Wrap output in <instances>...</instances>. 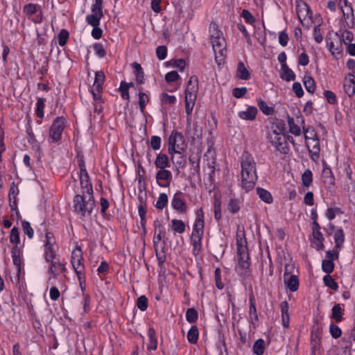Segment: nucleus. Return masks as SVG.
I'll list each match as a JSON object with an SVG mask.
<instances>
[{"mask_svg":"<svg viewBox=\"0 0 355 355\" xmlns=\"http://www.w3.org/2000/svg\"><path fill=\"white\" fill-rule=\"evenodd\" d=\"M241 178L242 187L246 191L252 190L257 180L256 162L253 157L244 152L241 157Z\"/></svg>","mask_w":355,"mask_h":355,"instance_id":"1","label":"nucleus"},{"mask_svg":"<svg viewBox=\"0 0 355 355\" xmlns=\"http://www.w3.org/2000/svg\"><path fill=\"white\" fill-rule=\"evenodd\" d=\"M95 207V200L92 194H76L73 200L74 211L80 215V218L90 217Z\"/></svg>","mask_w":355,"mask_h":355,"instance_id":"2","label":"nucleus"},{"mask_svg":"<svg viewBox=\"0 0 355 355\" xmlns=\"http://www.w3.org/2000/svg\"><path fill=\"white\" fill-rule=\"evenodd\" d=\"M237 270L239 272L245 276L249 275L248 269L250 268V263L249 261L250 258L248 248L245 245H243L239 241H237Z\"/></svg>","mask_w":355,"mask_h":355,"instance_id":"3","label":"nucleus"},{"mask_svg":"<svg viewBox=\"0 0 355 355\" xmlns=\"http://www.w3.org/2000/svg\"><path fill=\"white\" fill-rule=\"evenodd\" d=\"M71 265L81 284L85 277V268L83 263V251L80 247H76L71 253Z\"/></svg>","mask_w":355,"mask_h":355,"instance_id":"4","label":"nucleus"},{"mask_svg":"<svg viewBox=\"0 0 355 355\" xmlns=\"http://www.w3.org/2000/svg\"><path fill=\"white\" fill-rule=\"evenodd\" d=\"M66 125L67 119L64 116H58L53 120L49 128V138L52 142L57 143L61 140Z\"/></svg>","mask_w":355,"mask_h":355,"instance_id":"5","label":"nucleus"},{"mask_svg":"<svg viewBox=\"0 0 355 355\" xmlns=\"http://www.w3.org/2000/svg\"><path fill=\"white\" fill-rule=\"evenodd\" d=\"M268 139L272 145L275 146L276 149L283 154H286L289 151L287 140L292 139V141H293V138L291 136L286 135L285 134L277 135L269 133Z\"/></svg>","mask_w":355,"mask_h":355,"instance_id":"6","label":"nucleus"},{"mask_svg":"<svg viewBox=\"0 0 355 355\" xmlns=\"http://www.w3.org/2000/svg\"><path fill=\"white\" fill-rule=\"evenodd\" d=\"M215 53V60L218 65L225 62L226 56V42L224 37H219L217 40L211 41Z\"/></svg>","mask_w":355,"mask_h":355,"instance_id":"7","label":"nucleus"},{"mask_svg":"<svg viewBox=\"0 0 355 355\" xmlns=\"http://www.w3.org/2000/svg\"><path fill=\"white\" fill-rule=\"evenodd\" d=\"M185 146L182 134L173 131L168 139V154H171V152L180 153V150H184Z\"/></svg>","mask_w":355,"mask_h":355,"instance_id":"8","label":"nucleus"},{"mask_svg":"<svg viewBox=\"0 0 355 355\" xmlns=\"http://www.w3.org/2000/svg\"><path fill=\"white\" fill-rule=\"evenodd\" d=\"M204 234V228H202L201 222L197 223V225H194L193 230L191 234V242L193 246V254L195 256L198 255L201 250V241Z\"/></svg>","mask_w":355,"mask_h":355,"instance_id":"9","label":"nucleus"},{"mask_svg":"<svg viewBox=\"0 0 355 355\" xmlns=\"http://www.w3.org/2000/svg\"><path fill=\"white\" fill-rule=\"evenodd\" d=\"M105 78V76L103 71L95 73L94 83L91 89V92L95 101L100 100L101 98L102 85L104 83Z\"/></svg>","mask_w":355,"mask_h":355,"instance_id":"10","label":"nucleus"},{"mask_svg":"<svg viewBox=\"0 0 355 355\" xmlns=\"http://www.w3.org/2000/svg\"><path fill=\"white\" fill-rule=\"evenodd\" d=\"M171 207L180 214H184L187 212V206L186 205L184 195L180 191H178L173 195L171 200Z\"/></svg>","mask_w":355,"mask_h":355,"instance_id":"11","label":"nucleus"},{"mask_svg":"<svg viewBox=\"0 0 355 355\" xmlns=\"http://www.w3.org/2000/svg\"><path fill=\"white\" fill-rule=\"evenodd\" d=\"M155 179L157 184L161 187H168L172 180V173L167 168L157 169Z\"/></svg>","mask_w":355,"mask_h":355,"instance_id":"12","label":"nucleus"},{"mask_svg":"<svg viewBox=\"0 0 355 355\" xmlns=\"http://www.w3.org/2000/svg\"><path fill=\"white\" fill-rule=\"evenodd\" d=\"M80 183L82 188V192H85V194L93 195L92 184L89 180V177L86 168L82 166V169L80 171L79 174Z\"/></svg>","mask_w":355,"mask_h":355,"instance_id":"13","label":"nucleus"},{"mask_svg":"<svg viewBox=\"0 0 355 355\" xmlns=\"http://www.w3.org/2000/svg\"><path fill=\"white\" fill-rule=\"evenodd\" d=\"M198 92V78L196 76L190 77L185 89V96L197 98Z\"/></svg>","mask_w":355,"mask_h":355,"instance_id":"14","label":"nucleus"},{"mask_svg":"<svg viewBox=\"0 0 355 355\" xmlns=\"http://www.w3.org/2000/svg\"><path fill=\"white\" fill-rule=\"evenodd\" d=\"M296 12L300 21L302 23L303 20L311 19V12L308 5L304 1H300L296 5Z\"/></svg>","mask_w":355,"mask_h":355,"instance_id":"15","label":"nucleus"},{"mask_svg":"<svg viewBox=\"0 0 355 355\" xmlns=\"http://www.w3.org/2000/svg\"><path fill=\"white\" fill-rule=\"evenodd\" d=\"M184 150H180V153L171 152V159L173 164L177 168L178 171L179 172L180 168H183L187 163L186 156L184 155Z\"/></svg>","mask_w":355,"mask_h":355,"instance_id":"16","label":"nucleus"},{"mask_svg":"<svg viewBox=\"0 0 355 355\" xmlns=\"http://www.w3.org/2000/svg\"><path fill=\"white\" fill-rule=\"evenodd\" d=\"M284 283L287 288L291 292H295L299 288V279L297 275H289L287 270L286 269L284 273Z\"/></svg>","mask_w":355,"mask_h":355,"instance_id":"17","label":"nucleus"},{"mask_svg":"<svg viewBox=\"0 0 355 355\" xmlns=\"http://www.w3.org/2000/svg\"><path fill=\"white\" fill-rule=\"evenodd\" d=\"M154 164L157 169L167 168L171 166L168 155L164 153L157 155Z\"/></svg>","mask_w":355,"mask_h":355,"instance_id":"18","label":"nucleus"},{"mask_svg":"<svg viewBox=\"0 0 355 355\" xmlns=\"http://www.w3.org/2000/svg\"><path fill=\"white\" fill-rule=\"evenodd\" d=\"M345 93L352 97L355 94V76L353 73H349L348 78L344 84Z\"/></svg>","mask_w":355,"mask_h":355,"instance_id":"19","label":"nucleus"},{"mask_svg":"<svg viewBox=\"0 0 355 355\" xmlns=\"http://www.w3.org/2000/svg\"><path fill=\"white\" fill-rule=\"evenodd\" d=\"M257 114V109L254 106L248 107L246 110L238 113L239 116L243 120L253 121Z\"/></svg>","mask_w":355,"mask_h":355,"instance_id":"20","label":"nucleus"},{"mask_svg":"<svg viewBox=\"0 0 355 355\" xmlns=\"http://www.w3.org/2000/svg\"><path fill=\"white\" fill-rule=\"evenodd\" d=\"M336 37V38L329 43V50L334 56L340 55L343 51L342 40L337 34Z\"/></svg>","mask_w":355,"mask_h":355,"instance_id":"21","label":"nucleus"},{"mask_svg":"<svg viewBox=\"0 0 355 355\" xmlns=\"http://www.w3.org/2000/svg\"><path fill=\"white\" fill-rule=\"evenodd\" d=\"M344 309L340 304H336L331 309V319L336 322H340L344 320Z\"/></svg>","mask_w":355,"mask_h":355,"instance_id":"22","label":"nucleus"},{"mask_svg":"<svg viewBox=\"0 0 355 355\" xmlns=\"http://www.w3.org/2000/svg\"><path fill=\"white\" fill-rule=\"evenodd\" d=\"M51 263V266L49 269V272L53 274V275H57L60 272H64L66 271V268L64 264L61 263L59 261H55L54 259L49 261Z\"/></svg>","mask_w":355,"mask_h":355,"instance_id":"23","label":"nucleus"},{"mask_svg":"<svg viewBox=\"0 0 355 355\" xmlns=\"http://www.w3.org/2000/svg\"><path fill=\"white\" fill-rule=\"evenodd\" d=\"M280 308L283 326L288 328L289 326L288 303L286 301L281 302Z\"/></svg>","mask_w":355,"mask_h":355,"instance_id":"24","label":"nucleus"},{"mask_svg":"<svg viewBox=\"0 0 355 355\" xmlns=\"http://www.w3.org/2000/svg\"><path fill=\"white\" fill-rule=\"evenodd\" d=\"M11 254H12L13 263L17 267V272L19 273L21 270V259L20 257V255H21L20 248L17 245L14 246L11 250Z\"/></svg>","mask_w":355,"mask_h":355,"instance_id":"25","label":"nucleus"},{"mask_svg":"<svg viewBox=\"0 0 355 355\" xmlns=\"http://www.w3.org/2000/svg\"><path fill=\"white\" fill-rule=\"evenodd\" d=\"M236 76L241 80H247L250 78V73L243 62H240L237 64Z\"/></svg>","mask_w":355,"mask_h":355,"instance_id":"26","label":"nucleus"},{"mask_svg":"<svg viewBox=\"0 0 355 355\" xmlns=\"http://www.w3.org/2000/svg\"><path fill=\"white\" fill-rule=\"evenodd\" d=\"M132 67L134 69L136 81L140 85L143 84L144 83V73L141 64L135 62L132 64Z\"/></svg>","mask_w":355,"mask_h":355,"instance_id":"27","label":"nucleus"},{"mask_svg":"<svg viewBox=\"0 0 355 355\" xmlns=\"http://www.w3.org/2000/svg\"><path fill=\"white\" fill-rule=\"evenodd\" d=\"M256 191L257 194L259 196L260 199L263 200L264 202L268 204H271L272 202V196L268 191L261 187L257 188Z\"/></svg>","mask_w":355,"mask_h":355,"instance_id":"28","label":"nucleus"},{"mask_svg":"<svg viewBox=\"0 0 355 355\" xmlns=\"http://www.w3.org/2000/svg\"><path fill=\"white\" fill-rule=\"evenodd\" d=\"M281 78L286 81H291L295 79V74L294 72L288 67V65H285L281 67Z\"/></svg>","mask_w":355,"mask_h":355,"instance_id":"29","label":"nucleus"},{"mask_svg":"<svg viewBox=\"0 0 355 355\" xmlns=\"http://www.w3.org/2000/svg\"><path fill=\"white\" fill-rule=\"evenodd\" d=\"M18 193V191H17L15 188V183L12 182L10 190H9V201H10V206L11 207L12 210H15L17 209V202H16V195Z\"/></svg>","mask_w":355,"mask_h":355,"instance_id":"30","label":"nucleus"},{"mask_svg":"<svg viewBox=\"0 0 355 355\" xmlns=\"http://www.w3.org/2000/svg\"><path fill=\"white\" fill-rule=\"evenodd\" d=\"M287 123L291 133L295 136H300L301 135L302 131L300 126L295 123L294 119L289 115L287 116Z\"/></svg>","mask_w":355,"mask_h":355,"instance_id":"31","label":"nucleus"},{"mask_svg":"<svg viewBox=\"0 0 355 355\" xmlns=\"http://www.w3.org/2000/svg\"><path fill=\"white\" fill-rule=\"evenodd\" d=\"M171 227L173 232L178 234L184 233L186 229L184 223L182 220L178 219H173Z\"/></svg>","mask_w":355,"mask_h":355,"instance_id":"32","label":"nucleus"},{"mask_svg":"<svg viewBox=\"0 0 355 355\" xmlns=\"http://www.w3.org/2000/svg\"><path fill=\"white\" fill-rule=\"evenodd\" d=\"M188 341L191 344H196L199 337L198 329L196 325L192 326L187 332Z\"/></svg>","mask_w":355,"mask_h":355,"instance_id":"33","label":"nucleus"},{"mask_svg":"<svg viewBox=\"0 0 355 355\" xmlns=\"http://www.w3.org/2000/svg\"><path fill=\"white\" fill-rule=\"evenodd\" d=\"M250 318L252 320L258 321V314L256 309L255 299L253 295H250Z\"/></svg>","mask_w":355,"mask_h":355,"instance_id":"34","label":"nucleus"},{"mask_svg":"<svg viewBox=\"0 0 355 355\" xmlns=\"http://www.w3.org/2000/svg\"><path fill=\"white\" fill-rule=\"evenodd\" d=\"M272 131L270 133H275L277 135L285 134V124L282 121H276L272 124Z\"/></svg>","mask_w":355,"mask_h":355,"instance_id":"35","label":"nucleus"},{"mask_svg":"<svg viewBox=\"0 0 355 355\" xmlns=\"http://www.w3.org/2000/svg\"><path fill=\"white\" fill-rule=\"evenodd\" d=\"M334 241L336 248H341L345 241V234L342 229H338L334 234Z\"/></svg>","mask_w":355,"mask_h":355,"instance_id":"36","label":"nucleus"},{"mask_svg":"<svg viewBox=\"0 0 355 355\" xmlns=\"http://www.w3.org/2000/svg\"><path fill=\"white\" fill-rule=\"evenodd\" d=\"M241 201L237 198H231L228 202V209L232 214L239 212L241 209Z\"/></svg>","mask_w":355,"mask_h":355,"instance_id":"37","label":"nucleus"},{"mask_svg":"<svg viewBox=\"0 0 355 355\" xmlns=\"http://www.w3.org/2000/svg\"><path fill=\"white\" fill-rule=\"evenodd\" d=\"M139 96V110L141 112L144 113L145 110L146 105L150 101V98L148 95L144 92H139L138 94Z\"/></svg>","mask_w":355,"mask_h":355,"instance_id":"38","label":"nucleus"},{"mask_svg":"<svg viewBox=\"0 0 355 355\" xmlns=\"http://www.w3.org/2000/svg\"><path fill=\"white\" fill-rule=\"evenodd\" d=\"M40 10V6L39 5L28 3L24 6L23 11L26 15L30 16L38 12Z\"/></svg>","mask_w":355,"mask_h":355,"instance_id":"39","label":"nucleus"},{"mask_svg":"<svg viewBox=\"0 0 355 355\" xmlns=\"http://www.w3.org/2000/svg\"><path fill=\"white\" fill-rule=\"evenodd\" d=\"M210 40H217L219 37H223V33L218 29V27L216 23H211L209 26Z\"/></svg>","mask_w":355,"mask_h":355,"instance_id":"40","label":"nucleus"},{"mask_svg":"<svg viewBox=\"0 0 355 355\" xmlns=\"http://www.w3.org/2000/svg\"><path fill=\"white\" fill-rule=\"evenodd\" d=\"M304 85L306 91L311 94H313L315 89V82L314 79L311 76H304Z\"/></svg>","mask_w":355,"mask_h":355,"instance_id":"41","label":"nucleus"},{"mask_svg":"<svg viewBox=\"0 0 355 355\" xmlns=\"http://www.w3.org/2000/svg\"><path fill=\"white\" fill-rule=\"evenodd\" d=\"M196 101V98L187 96L184 97L185 110L187 114V117L191 114Z\"/></svg>","mask_w":355,"mask_h":355,"instance_id":"42","label":"nucleus"},{"mask_svg":"<svg viewBox=\"0 0 355 355\" xmlns=\"http://www.w3.org/2000/svg\"><path fill=\"white\" fill-rule=\"evenodd\" d=\"M265 343L263 339H258L253 345V352L257 355H262L264 352Z\"/></svg>","mask_w":355,"mask_h":355,"instance_id":"43","label":"nucleus"},{"mask_svg":"<svg viewBox=\"0 0 355 355\" xmlns=\"http://www.w3.org/2000/svg\"><path fill=\"white\" fill-rule=\"evenodd\" d=\"M168 204V196L166 193L159 194L158 199L155 205V207L159 209H163Z\"/></svg>","mask_w":355,"mask_h":355,"instance_id":"44","label":"nucleus"},{"mask_svg":"<svg viewBox=\"0 0 355 355\" xmlns=\"http://www.w3.org/2000/svg\"><path fill=\"white\" fill-rule=\"evenodd\" d=\"M103 17V16H100L98 15L92 13V15L87 16L86 21L88 24L93 27L98 26L100 24V20Z\"/></svg>","mask_w":355,"mask_h":355,"instance_id":"45","label":"nucleus"},{"mask_svg":"<svg viewBox=\"0 0 355 355\" xmlns=\"http://www.w3.org/2000/svg\"><path fill=\"white\" fill-rule=\"evenodd\" d=\"M321 227L319 223H315V225H312V234L313 238L317 241H324V238L320 232Z\"/></svg>","mask_w":355,"mask_h":355,"instance_id":"46","label":"nucleus"},{"mask_svg":"<svg viewBox=\"0 0 355 355\" xmlns=\"http://www.w3.org/2000/svg\"><path fill=\"white\" fill-rule=\"evenodd\" d=\"M45 99L43 98H39L36 104V115L40 119L44 118V109Z\"/></svg>","mask_w":355,"mask_h":355,"instance_id":"47","label":"nucleus"},{"mask_svg":"<svg viewBox=\"0 0 355 355\" xmlns=\"http://www.w3.org/2000/svg\"><path fill=\"white\" fill-rule=\"evenodd\" d=\"M198 318V311L193 308H189L186 312V319L189 323L196 322Z\"/></svg>","mask_w":355,"mask_h":355,"instance_id":"48","label":"nucleus"},{"mask_svg":"<svg viewBox=\"0 0 355 355\" xmlns=\"http://www.w3.org/2000/svg\"><path fill=\"white\" fill-rule=\"evenodd\" d=\"M323 281L324 284L331 288L334 291H337L338 288V285L337 282L332 278V277L329 275H326L323 277Z\"/></svg>","mask_w":355,"mask_h":355,"instance_id":"49","label":"nucleus"},{"mask_svg":"<svg viewBox=\"0 0 355 355\" xmlns=\"http://www.w3.org/2000/svg\"><path fill=\"white\" fill-rule=\"evenodd\" d=\"M329 333L334 339L340 338L342 335L341 329L335 323H331L329 325Z\"/></svg>","mask_w":355,"mask_h":355,"instance_id":"50","label":"nucleus"},{"mask_svg":"<svg viewBox=\"0 0 355 355\" xmlns=\"http://www.w3.org/2000/svg\"><path fill=\"white\" fill-rule=\"evenodd\" d=\"M313 148H315V150H310L311 157L313 160H316L320 156V142L318 139L312 140Z\"/></svg>","mask_w":355,"mask_h":355,"instance_id":"51","label":"nucleus"},{"mask_svg":"<svg viewBox=\"0 0 355 355\" xmlns=\"http://www.w3.org/2000/svg\"><path fill=\"white\" fill-rule=\"evenodd\" d=\"M69 36V33L68 31L66 29H62L58 35L59 45L61 46H64L67 42Z\"/></svg>","mask_w":355,"mask_h":355,"instance_id":"52","label":"nucleus"},{"mask_svg":"<svg viewBox=\"0 0 355 355\" xmlns=\"http://www.w3.org/2000/svg\"><path fill=\"white\" fill-rule=\"evenodd\" d=\"M304 139L306 142L309 140H314L315 139H318L316 132L313 127H308L307 128H304Z\"/></svg>","mask_w":355,"mask_h":355,"instance_id":"53","label":"nucleus"},{"mask_svg":"<svg viewBox=\"0 0 355 355\" xmlns=\"http://www.w3.org/2000/svg\"><path fill=\"white\" fill-rule=\"evenodd\" d=\"M103 0H95V3L92 6V13L103 16Z\"/></svg>","mask_w":355,"mask_h":355,"instance_id":"54","label":"nucleus"},{"mask_svg":"<svg viewBox=\"0 0 355 355\" xmlns=\"http://www.w3.org/2000/svg\"><path fill=\"white\" fill-rule=\"evenodd\" d=\"M335 265L333 261L330 260H323L322 262V269L327 275H329L334 271Z\"/></svg>","mask_w":355,"mask_h":355,"instance_id":"55","label":"nucleus"},{"mask_svg":"<svg viewBox=\"0 0 355 355\" xmlns=\"http://www.w3.org/2000/svg\"><path fill=\"white\" fill-rule=\"evenodd\" d=\"M10 241L11 243L17 245L20 242L19 231L18 227H14L10 232Z\"/></svg>","mask_w":355,"mask_h":355,"instance_id":"56","label":"nucleus"},{"mask_svg":"<svg viewBox=\"0 0 355 355\" xmlns=\"http://www.w3.org/2000/svg\"><path fill=\"white\" fill-rule=\"evenodd\" d=\"M21 226L24 233L26 234L29 239H32L33 237L34 230L31 227L30 223L26 220H23L21 222Z\"/></svg>","mask_w":355,"mask_h":355,"instance_id":"57","label":"nucleus"},{"mask_svg":"<svg viewBox=\"0 0 355 355\" xmlns=\"http://www.w3.org/2000/svg\"><path fill=\"white\" fill-rule=\"evenodd\" d=\"M56 257V252L53 247L45 248L44 250V259L47 262L55 259Z\"/></svg>","mask_w":355,"mask_h":355,"instance_id":"58","label":"nucleus"},{"mask_svg":"<svg viewBox=\"0 0 355 355\" xmlns=\"http://www.w3.org/2000/svg\"><path fill=\"white\" fill-rule=\"evenodd\" d=\"M302 180L305 187H308L310 186L312 182V173L310 170L307 169L303 173Z\"/></svg>","mask_w":355,"mask_h":355,"instance_id":"59","label":"nucleus"},{"mask_svg":"<svg viewBox=\"0 0 355 355\" xmlns=\"http://www.w3.org/2000/svg\"><path fill=\"white\" fill-rule=\"evenodd\" d=\"M148 301L145 295H141L137 299V307L142 311L147 309Z\"/></svg>","mask_w":355,"mask_h":355,"instance_id":"60","label":"nucleus"},{"mask_svg":"<svg viewBox=\"0 0 355 355\" xmlns=\"http://www.w3.org/2000/svg\"><path fill=\"white\" fill-rule=\"evenodd\" d=\"M221 202L218 199H215L214 203V218L216 220H219L221 218Z\"/></svg>","mask_w":355,"mask_h":355,"instance_id":"61","label":"nucleus"},{"mask_svg":"<svg viewBox=\"0 0 355 355\" xmlns=\"http://www.w3.org/2000/svg\"><path fill=\"white\" fill-rule=\"evenodd\" d=\"M323 94L329 103L334 105L337 103L336 96L333 92L330 90H325L324 91Z\"/></svg>","mask_w":355,"mask_h":355,"instance_id":"62","label":"nucleus"},{"mask_svg":"<svg viewBox=\"0 0 355 355\" xmlns=\"http://www.w3.org/2000/svg\"><path fill=\"white\" fill-rule=\"evenodd\" d=\"M161 101L164 104L173 105L176 101V97L164 93L161 96Z\"/></svg>","mask_w":355,"mask_h":355,"instance_id":"63","label":"nucleus"},{"mask_svg":"<svg viewBox=\"0 0 355 355\" xmlns=\"http://www.w3.org/2000/svg\"><path fill=\"white\" fill-rule=\"evenodd\" d=\"M343 189L347 193L349 196H355V182H349L344 184Z\"/></svg>","mask_w":355,"mask_h":355,"instance_id":"64","label":"nucleus"}]
</instances>
